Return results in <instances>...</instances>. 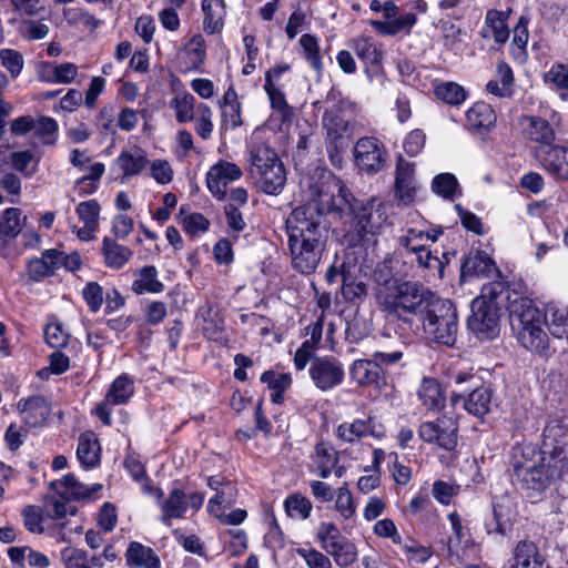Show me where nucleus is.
<instances>
[{
    "mask_svg": "<svg viewBox=\"0 0 568 568\" xmlns=\"http://www.w3.org/2000/svg\"><path fill=\"white\" fill-rule=\"evenodd\" d=\"M316 204L308 203L293 210L286 221L288 247L293 267L302 274L317 268L325 250V229Z\"/></svg>",
    "mask_w": 568,
    "mask_h": 568,
    "instance_id": "obj_1",
    "label": "nucleus"
},
{
    "mask_svg": "<svg viewBox=\"0 0 568 568\" xmlns=\"http://www.w3.org/2000/svg\"><path fill=\"white\" fill-rule=\"evenodd\" d=\"M437 298L428 287L412 281H395L376 292L381 310L408 324L419 322Z\"/></svg>",
    "mask_w": 568,
    "mask_h": 568,
    "instance_id": "obj_2",
    "label": "nucleus"
},
{
    "mask_svg": "<svg viewBox=\"0 0 568 568\" xmlns=\"http://www.w3.org/2000/svg\"><path fill=\"white\" fill-rule=\"evenodd\" d=\"M509 322L525 348L538 354L547 353L549 339L542 328V314L530 298L517 297L509 303Z\"/></svg>",
    "mask_w": 568,
    "mask_h": 568,
    "instance_id": "obj_3",
    "label": "nucleus"
},
{
    "mask_svg": "<svg viewBox=\"0 0 568 568\" xmlns=\"http://www.w3.org/2000/svg\"><path fill=\"white\" fill-rule=\"evenodd\" d=\"M511 466L523 488L532 493L546 490L552 480L564 475L552 471V463H547L531 445L513 449Z\"/></svg>",
    "mask_w": 568,
    "mask_h": 568,
    "instance_id": "obj_4",
    "label": "nucleus"
},
{
    "mask_svg": "<svg viewBox=\"0 0 568 568\" xmlns=\"http://www.w3.org/2000/svg\"><path fill=\"white\" fill-rule=\"evenodd\" d=\"M419 323L429 341L446 346H453L457 341V312L449 300L437 298Z\"/></svg>",
    "mask_w": 568,
    "mask_h": 568,
    "instance_id": "obj_5",
    "label": "nucleus"
},
{
    "mask_svg": "<svg viewBox=\"0 0 568 568\" xmlns=\"http://www.w3.org/2000/svg\"><path fill=\"white\" fill-rule=\"evenodd\" d=\"M552 463V471L566 474L568 471V425L558 419L550 420L542 433L540 449L537 452Z\"/></svg>",
    "mask_w": 568,
    "mask_h": 568,
    "instance_id": "obj_6",
    "label": "nucleus"
},
{
    "mask_svg": "<svg viewBox=\"0 0 568 568\" xmlns=\"http://www.w3.org/2000/svg\"><path fill=\"white\" fill-rule=\"evenodd\" d=\"M419 438L427 444L452 452L458 443V423L454 417L443 415L435 420L424 422L418 428Z\"/></svg>",
    "mask_w": 568,
    "mask_h": 568,
    "instance_id": "obj_7",
    "label": "nucleus"
},
{
    "mask_svg": "<svg viewBox=\"0 0 568 568\" xmlns=\"http://www.w3.org/2000/svg\"><path fill=\"white\" fill-rule=\"evenodd\" d=\"M499 313L496 304L485 296L471 302V315L468 318L469 329L480 339H493L497 336Z\"/></svg>",
    "mask_w": 568,
    "mask_h": 568,
    "instance_id": "obj_8",
    "label": "nucleus"
},
{
    "mask_svg": "<svg viewBox=\"0 0 568 568\" xmlns=\"http://www.w3.org/2000/svg\"><path fill=\"white\" fill-rule=\"evenodd\" d=\"M322 125L325 131L327 152L329 156L334 159L348 146L354 134V126L348 120L334 110L325 111Z\"/></svg>",
    "mask_w": 568,
    "mask_h": 568,
    "instance_id": "obj_9",
    "label": "nucleus"
},
{
    "mask_svg": "<svg viewBox=\"0 0 568 568\" xmlns=\"http://www.w3.org/2000/svg\"><path fill=\"white\" fill-rule=\"evenodd\" d=\"M310 377L322 392L331 390L344 381V367L334 356L315 357L310 366Z\"/></svg>",
    "mask_w": 568,
    "mask_h": 568,
    "instance_id": "obj_10",
    "label": "nucleus"
},
{
    "mask_svg": "<svg viewBox=\"0 0 568 568\" xmlns=\"http://www.w3.org/2000/svg\"><path fill=\"white\" fill-rule=\"evenodd\" d=\"M388 204L377 197L361 202L353 212L356 219L357 232L361 236L375 234L387 222Z\"/></svg>",
    "mask_w": 568,
    "mask_h": 568,
    "instance_id": "obj_11",
    "label": "nucleus"
},
{
    "mask_svg": "<svg viewBox=\"0 0 568 568\" xmlns=\"http://www.w3.org/2000/svg\"><path fill=\"white\" fill-rule=\"evenodd\" d=\"M134 393L133 381L126 375L118 376L111 384L104 399L94 408L95 416L104 425H111V406L125 404Z\"/></svg>",
    "mask_w": 568,
    "mask_h": 568,
    "instance_id": "obj_12",
    "label": "nucleus"
},
{
    "mask_svg": "<svg viewBox=\"0 0 568 568\" xmlns=\"http://www.w3.org/2000/svg\"><path fill=\"white\" fill-rule=\"evenodd\" d=\"M357 166L366 173H377L385 164L386 151L375 138H362L354 146Z\"/></svg>",
    "mask_w": 568,
    "mask_h": 568,
    "instance_id": "obj_13",
    "label": "nucleus"
},
{
    "mask_svg": "<svg viewBox=\"0 0 568 568\" xmlns=\"http://www.w3.org/2000/svg\"><path fill=\"white\" fill-rule=\"evenodd\" d=\"M384 426L374 416H368L366 419L357 418L349 423H342L335 430L336 437L348 444L357 443L367 436L381 438L384 436Z\"/></svg>",
    "mask_w": 568,
    "mask_h": 568,
    "instance_id": "obj_14",
    "label": "nucleus"
},
{
    "mask_svg": "<svg viewBox=\"0 0 568 568\" xmlns=\"http://www.w3.org/2000/svg\"><path fill=\"white\" fill-rule=\"evenodd\" d=\"M542 169L556 181L568 182V144H554L538 152Z\"/></svg>",
    "mask_w": 568,
    "mask_h": 568,
    "instance_id": "obj_15",
    "label": "nucleus"
},
{
    "mask_svg": "<svg viewBox=\"0 0 568 568\" xmlns=\"http://www.w3.org/2000/svg\"><path fill=\"white\" fill-rule=\"evenodd\" d=\"M242 170L235 163L220 161L209 170L206 185L209 191L219 200L226 195V185L242 176Z\"/></svg>",
    "mask_w": 568,
    "mask_h": 568,
    "instance_id": "obj_16",
    "label": "nucleus"
},
{
    "mask_svg": "<svg viewBox=\"0 0 568 568\" xmlns=\"http://www.w3.org/2000/svg\"><path fill=\"white\" fill-rule=\"evenodd\" d=\"M519 126L524 138L544 149L552 146L556 140V131L546 120L537 115H523Z\"/></svg>",
    "mask_w": 568,
    "mask_h": 568,
    "instance_id": "obj_17",
    "label": "nucleus"
},
{
    "mask_svg": "<svg viewBox=\"0 0 568 568\" xmlns=\"http://www.w3.org/2000/svg\"><path fill=\"white\" fill-rule=\"evenodd\" d=\"M276 151L267 143L254 139L248 145V173L250 175L262 172L275 163H280Z\"/></svg>",
    "mask_w": 568,
    "mask_h": 568,
    "instance_id": "obj_18",
    "label": "nucleus"
},
{
    "mask_svg": "<svg viewBox=\"0 0 568 568\" xmlns=\"http://www.w3.org/2000/svg\"><path fill=\"white\" fill-rule=\"evenodd\" d=\"M256 186L265 194L278 195L286 183V171L282 163H275L260 173L251 175Z\"/></svg>",
    "mask_w": 568,
    "mask_h": 568,
    "instance_id": "obj_19",
    "label": "nucleus"
},
{
    "mask_svg": "<svg viewBox=\"0 0 568 568\" xmlns=\"http://www.w3.org/2000/svg\"><path fill=\"white\" fill-rule=\"evenodd\" d=\"M414 165L399 156L396 165L395 194L404 204H409L415 197Z\"/></svg>",
    "mask_w": 568,
    "mask_h": 568,
    "instance_id": "obj_20",
    "label": "nucleus"
},
{
    "mask_svg": "<svg viewBox=\"0 0 568 568\" xmlns=\"http://www.w3.org/2000/svg\"><path fill=\"white\" fill-rule=\"evenodd\" d=\"M511 568H551L532 541L521 540L513 550Z\"/></svg>",
    "mask_w": 568,
    "mask_h": 568,
    "instance_id": "obj_21",
    "label": "nucleus"
},
{
    "mask_svg": "<svg viewBox=\"0 0 568 568\" xmlns=\"http://www.w3.org/2000/svg\"><path fill=\"white\" fill-rule=\"evenodd\" d=\"M351 378L359 386H379L383 382V368L374 359H356L349 368Z\"/></svg>",
    "mask_w": 568,
    "mask_h": 568,
    "instance_id": "obj_22",
    "label": "nucleus"
},
{
    "mask_svg": "<svg viewBox=\"0 0 568 568\" xmlns=\"http://www.w3.org/2000/svg\"><path fill=\"white\" fill-rule=\"evenodd\" d=\"M201 8L203 12V30L207 34L222 32L226 16L224 0H202Z\"/></svg>",
    "mask_w": 568,
    "mask_h": 568,
    "instance_id": "obj_23",
    "label": "nucleus"
},
{
    "mask_svg": "<svg viewBox=\"0 0 568 568\" xmlns=\"http://www.w3.org/2000/svg\"><path fill=\"white\" fill-rule=\"evenodd\" d=\"M18 410L24 415V419L31 425L42 424L50 415V407L41 395L22 398L17 404Z\"/></svg>",
    "mask_w": 568,
    "mask_h": 568,
    "instance_id": "obj_24",
    "label": "nucleus"
},
{
    "mask_svg": "<svg viewBox=\"0 0 568 568\" xmlns=\"http://www.w3.org/2000/svg\"><path fill=\"white\" fill-rule=\"evenodd\" d=\"M126 565L138 568H160L161 561L154 550L138 541L129 544L125 551Z\"/></svg>",
    "mask_w": 568,
    "mask_h": 568,
    "instance_id": "obj_25",
    "label": "nucleus"
},
{
    "mask_svg": "<svg viewBox=\"0 0 568 568\" xmlns=\"http://www.w3.org/2000/svg\"><path fill=\"white\" fill-rule=\"evenodd\" d=\"M26 221L27 216L22 215V211L20 209H6L0 214V245H6L10 240L17 237Z\"/></svg>",
    "mask_w": 568,
    "mask_h": 568,
    "instance_id": "obj_26",
    "label": "nucleus"
},
{
    "mask_svg": "<svg viewBox=\"0 0 568 568\" xmlns=\"http://www.w3.org/2000/svg\"><path fill=\"white\" fill-rule=\"evenodd\" d=\"M423 406L428 410H438L445 406V395L436 378H423L417 392Z\"/></svg>",
    "mask_w": 568,
    "mask_h": 568,
    "instance_id": "obj_27",
    "label": "nucleus"
},
{
    "mask_svg": "<svg viewBox=\"0 0 568 568\" xmlns=\"http://www.w3.org/2000/svg\"><path fill=\"white\" fill-rule=\"evenodd\" d=\"M542 320L548 324L554 336L562 338L568 333V307L566 305L548 303Z\"/></svg>",
    "mask_w": 568,
    "mask_h": 568,
    "instance_id": "obj_28",
    "label": "nucleus"
},
{
    "mask_svg": "<svg viewBox=\"0 0 568 568\" xmlns=\"http://www.w3.org/2000/svg\"><path fill=\"white\" fill-rule=\"evenodd\" d=\"M100 444L93 433H85L79 437L77 456L85 468H93L100 462Z\"/></svg>",
    "mask_w": 568,
    "mask_h": 568,
    "instance_id": "obj_29",
    "label": "nucleus"
},
{
    "mask_svg": "<svg viewBox=\"0 0 568 568\" xmlns=\"http://www.w3.org/2000/svg\"><path fill=\"white\" fill-rule=\"evenodd\" d=\"M197 317L202 320L201 328L205 337L213 341L222 339L224 320L215 307L211 305L201 307Z\"/></svg>",
    "mask_w": 568,
    "mask_h": 568,
    "instance_id": "obj_30",
    "label": "nucleus"
},
{
    "mask_svg": "<svg viewBox=\"0 0 568 568\" xmlns=\"http://www.w3.org/2000/svg\"><path fill=\"white\" fill-rule=\"evenodd\" d=\"M493 267V261L486 252L471 251L462 264V277L488 275Z\"/></svg>",
    "mask_w": 568,
    "mask_h": 568,
    "instance_id": "obj_31",
    "label": "nucleus"
},
{
    "mask_svg": "<svg viewBox=\"0 0 568 568\" xmlns=\"http://www.w3.org/2000/svg\"><path fill=\"white\" fill-rule=\"evenodd\" d=\"M59 258V251L47 250L42 253L39 258L30 260L28 263V272L33 281H41L47 276L53 274L57 270V263Z\"/></svg>",
    "mask_w": 568,
    "mask_h": 568,
    "instance_id": "obj_32",
    "label": "nucleus"
},
{
    "mask_svg": "<svg viewBox=\"0 0 568 568\" xmlns=\"http://www.w3.org/2000/svg\"><path fill=\"white\" fill-rule=\"evenodd\" d=\"M102 254L106 266L121 268L129 262L133 253L128 246L120 245L110 237H104L102 242Z\"/></svg>",
    "mask_w": 568,
    "mask_h": 568,
    "instance_id": "obj_33",
    "label": "nucleus"
},
{
    "mask_svg": "<svg viewBox=\"0 0 568 568\" xmlns=\"http://www.w3.org/2000/svg\"><path fill=\"white\" fill-rule=\"evenodd\" d=\"M52 486H62L65 488L64 491H59L62 498L65 499H84L90 497L93 493L100 490L102 485L94 484L92 487H88L82 483L78 481L74 475L68 474L61 481L52 483Z\"/></svg>",
    "mask_w": 568,
    "mask_h": 568,
    "instance_id": "obj_34",
    "label": "nucleus"
},
{
    "mask_svg": "<svg viewBox=\"0 0 568 568\" xmlns=\"http://www.w3.org/2000/svg\"><path fill=\"white\" fill-rule=\"evenodd\" d=\"M182 58L185 59V70L200 68L206 57L205 41L201 34L193 36L182 49Z\"/></svg>",
    "mask_w": 568,
    "mask_h": 568,
    "instance_id": "obj_35",
    "label": "nucleus"
},
{
    "mask_svg": "<svg viewBox=\"0 0 568 568\" xmlns=\"http://www.w3.org/2000/svg\"><path fill=\"white\" fill-rule=\"evenodd\" d=\"M493 392L488 387H476L465 399V409L477 417L489 413L491 407Z\"/></svg>",
    "mask_w": 568,
    "mask_h": 568,
    "instance_id": "obj_36",
    "label": "nucleus"
},
{
    "mask_svg": "<svg viewBox=\"0 0 568 568\" xmlns=\"http://www.w3.org/2000/svg\"><path fill=\"white\" fill-rule=\"evenodd\" d=\"M163 290L164 285L158 280V271L154 266L142 267L132 283V291L136 294L161 293Z\"/></svg>",
    "mask_w": 568,
    "mask_h": 568,
    "instance_id": "obj_37",
    "label": "nucleus"
},
{
    "mask_svg": "<svg viewBox=\"0 0 568 568\" xmlns=\"http://www.w3.org/2000/svg\"><path fill=\"white\" fill-rule=\"evenodd\" d=\"M185 494L180 489H173L168 499L161 504L162 521L170 525L172 519L181 518L187 509Z\"/></svg>",
    "mask_w": 568,
    "mask_h": 568,
    "instance_id": "obj_38",
    "label": "nucleus"
},
{
    "mask_svg": "<svg viewBox=\"0 0 568 568\" xmlns=\"http://www.w3.org/2000/svg\"><path fill=\"white\" fill-rule=\"evenodd\" d=\"M468 124L474 129H490L496 123V113L485 102L475 103L466 113Z\"/></svg>",
    "mask_w": 568,
    "mask_h": 568,
    "instance_id": "obj_39",
    "label": "nucleus"
},
{
    "mask_svg": "<svg viewBox=\"0 0 568 568\" xmlns=\"http://www.w3.org/2000/svg\"><path fill=\"white\" fill-rule=\"evenodd\" d=\"M115 164L123 172V178L138 175L148 164L144 151L136 149L134 152L123 151L115 160Z\"/></svg>",
    "mask_w": 568,
    "mask_h": 568,
    "instance_id": "obj_40",
    "label": "nucleus"
},
{
    "mask_svg": "<svg viewBox=\"0 0 568 568\" xmlns=\"http://www.w3.org/2000/svg\"><path fill=\"white\" fill-rule=\"evenodd\" d=\"M9 163L24 178H31L38 172L40 156H37L31 150L14 151L9 155Z\"/></svg>",
    "mask_w": 568,
    "mask_h": 568,
    "instance_id": "obj_41",
    "label": "nucleus"
},
{
    "mask_svg": "<svg viewBox=\"0 0 568 568\" xmlns=\"http://www.w3.org/2000/svg\"><path fill=\"white\" fill-rule=\"evenodd\" d=\"M498 79L490 80L486 90L493 95L505 98L511 94L510 87L514 81V75L510 67L505 62H499L497 65Z\"/></svg>",
    "mask_w": 568,
    "mask_h": 568,
    "instance_id": "obj_42",
    "label": "nucleus"
},
{
    "mask_svg": "<svg viewBox=\"0 0 568 568\" xmlns=\"http://www.w3.org/2000/svg\"><path fill=\"white\" fill-rule=\"evenodd\" d=\"M338 456L336 452L324 443L315 446L314 465L322 478H327L337 466Z\"/></svg>",
    "mask_w": 568,
    "mask_h": 568,
    "instance_id": "obj_43",
    "label": "nucleus"
},
{
    "mask_svg": "<svg viewBox=\"0 0 568 568\" xmlns=\"http://www.w3.org/2000/svg\"><path fill=\"white\" fill-rule=\"evenodd\" d=\"M196 106L195 98L189 92L176 94L170 101V108L174 110L179 123L192 121L196 115Z\"/></svg>",
    "mask_w": 568,
    "mask_h": 568,
    "instance_id": "obj_44",
    "label": "nucleus"
},
{
    "mask_svg": "<svg viewBox=\"0 0 568 568\" xmlns=\"http://www.w3.org/2000/svg\"><path fill=\"white\" fill-rule=\"evenodd\" d=\"M264 89L270 98L272 109L278 113L282 122H290L293 118V109L287 104L283 92L267 77Z\"/></svg>",
    "mask_w": 568,
    "mask_h": 568,
    "instance_id": "obj_45",
    "label": "nucleus"
},
{
    "mask_svg": "<svg viewBox=\"0 0 568 568\" xmlns=\"http://www.w3.org/2000/svg\"><path fill=\"white\" fill-rule=\"evenodd\" d=\"M353 50L356 55L367 65L381 62L383 52L372 38L362 37L353 41Z\"/></svg>",
    "mask_w": 568,
    "mask_h": 568,
    "instance_id": "obj_46",
    "label": "nucleus"
},
{
    "mask_svg": "<svg viewBox=\"0 0 568 568\" xmlns=\"http://www.w3.org/2000/svg\"><path fill=\"white\" fill-rule=\"evenodd\" d=\"M416 21L417 18L414 13H405L404 16L395 18L390 21L372 20L371 26H373L375 30L382 34L394 36L404 30H410Z\"/></svg>",
    "mask_w": 568,
    "mask_h": 568,
    "instance_id": "obj_47",
    "label": "nucleus"
},
{
    "mask_svg": "<svg viewBox=\"0 0 568 568\" xmlns=\"http://www.w3.org/2000/svg\"><path fill=\"white\" fill-rule=\"evenodd\" d=\"M339 567H348L357 559V549L348 538L341 540L325 550Z\"/></svg>",
    "mask_w": 568,
    "mask_h": 568,
    "instance_id": "obj_48",
    "label": "nucleus"
},
{
    "mask_svg": "<svg viewBox=\"0 0 568 568\" xmlns=\"http://www.w3.org/2000/svg\"><path fill=\"white\" fill-rule=\"evenodd\" d=\"M506 20L507 16L498 10H489L485 17V23L490 30L494 40L500 44L509 39V29Z\"/></svg>",
    "mask_w": 568,
    "mask_h": 568,
    "instance_id": "obj_49",
    "label": "nucleus"
},
{
    "mask_svg": "<svg viewBox=\"0 0 568 568\" xmlns=\"http://www.w3.org/2000/svg\"><path fill=\"white\" fill-rule=\"evenodd\" d=\"M58 123L50 116H39L34 120L33 132L43 145H54L58 140Z\"/></svg>",
    "mask_w": 568,
    "mask_h": 568,
    "instance_id": "obj_50",
    "label": "nucleus"
},
{
    "mask_svg": "<svg viewBox=\"0 0 568 568\" xmlns=\"http://www.w3.org/2000/svg\"><path fill=\"white\" fill-rule=\"evenodd\" d=\"M178 217L182 223L184 231L191 235L205 232L210 226V221L203 214L189 212L184 206L180 207Z\"/></svg>",
    "mask_w": 568,
    "mask_h": 568,
    "instance_id": "obj_51",
    "label": "nucleus"
},
{
    "mask_svg": "<svg viewBox=\"0 0 568 568\" xmlns=\"http://www.w3.org/2000/svg\"><path fill=\"white\" fill-rule=\"evenodd\" d=\"M212 109L204 103L196 106V115L194 116V130L203 140H209L213 133Z\"/></svg>",
    "mask_w": 568,
    "mask_h": 568,
    "instance_id": "obj_52",
    "label": "nucleus"
},
{
    "mask_svg": "<svg viewBox=\"0 0 568 568\" xmlns=\"http://www.w3.org/2000/svg\"><path fill=\"white\" fill-rule=\"evenodd\" d=\"M436 97L450 105H458L466 99V91L456 82H445L436 87Z\"/></svg>",
    "mask_w": 568,
    "mask_h": 568,
    "instance_id": "obj_53",
    "label": "nucleus"
},
{
    "mask_svg": "<svg viewBox=\"0 0 568 568\" xmlns=\"http://www.w3.org/2000/svg\"><path fill=\"white\" fill-rule=\"evenodd\" d=\"M300 44L311 67L315 71L321 72L323 63L320 54L317 39L314 36L306 33L301 37Z\"/></svg>",
    "mask_w": 568,
    "mask_h": 568,
    "instance_id": "obj_54",
    "label": "nucleus"
},
{
    "mask_svg": "<svg viewBox=\"0 0 568 568\" xmlns=\"http://www.w3.org/2000/svg\"><path fill=\"white\" fill-rule=\"evenodd\" d=\"M235 487L227 481L207 503V510L211 514H217L222 506H231L235 501Z\"/></svg>",
    "mask_w": 568,
    "mask_h": 568,
    "instance_id": "obj_55",
    "label": "nucleus"
},
{
    "mask_svg": "<svg viewBox=\"0 0 568 568\" xmlns=\"http://www.w3.org/2000/svg\"><path fill=\"white\" fill-rule=\"evenodd\" d=\"M335 509L344 519L352 518L356 513V504L346 484L336 490Z\"/></svg>",
    "mask_w": 568,
    "mask_h": 568,
    "instance_id": "obj_56",
    "label": "nucleus"
},
{
    "mask_svg": "<svg viewBox=\"0 0 568 568\" xmlns=\"http://www.w3.org/2000/svg\"><path fill=\"white\" fill-rule=\"evenodd\" d=\"M284 506L288 516L301 519H306L312 510V503L301 495L287 497Z\"/></svg>",
    "mask_w": 568,
    "mask_h": 568,
    "instance_id": "obj_57",
    "label": "nucleus"
},
{
    "mask_svg": "<svg viewBox=\"0 0 568 568\" xmlns=\"http://www.w3.org/2000/svg\"><path fill=\"white\" fill-rule=\"evenodd\" d=\"M458 183L456 178L450 173H440L436 175L432 183V190L443 196V197H453Z\"/></svg>",
    "mask_w": 568,
    "mask_h": 568,
    "instance_id": "obj_58",
    "label": "nucleus"
},
{
    "mask_svg": "<svg viewBox=\"0 0 568 568\" xmlns=\"http://www.w3.org/2000/svg\"><path fill=\"white\" fill-rule=\"evenodd\" d=\"M1 64L10 73L12 78H17L23 68L22 54L13 49H1L0 50Z\"/></svg>",
    "mask_w": 568,
    "mask_h": 568,
    "instance_id": "obj_59",
    "label": "nucleus"
},
{
    "mask_svg": "<svg viewBox=\"0 0 568 568\" xmlns=\"http://www.w3.org/2000/svg\"><path fill=\"white\" fill-rule=\"evenodd\" d=\"M61 560L64 568H92L88 566V554L85 550L65 547L61 550Z\"/></svg>",
    "mask_w": 568,
    "mask_h": 568,
    "instance_id": "obj_60",
    "label": "nucleus"
},
{
    "mask_svg": "<svg viewBox=\"0 0 568 568\" xmlns=\"http://www.w3.org/2000/svg\"><path fill=\"white\" fill-rule=\"evenodd\" d=\"M345 538L333 523H322L317 529V539L324 550Z\"/></svg>",
    "mask_w": 568,
    "mask_h": 568,
    "instance_id": "obj_61",
    "label": "nucleus"
},
{
    "mask_svg": "<svg viewBox=\"0 0 568 568\" xmlns=\"http://www.w3.org/2000/svg\"><path fill=\"white\" fill-rule=\"evenodd\" d=\"M342 295L347 302L356 303L367 295V285L363 281L343 280Z\"/></svg>",
    "mask_w": 568,
    "mask_h": 568,
    "instance_id": "obj_62",
    "label": "nucleus"
},
{
    "mask_svg": "<svg viewBox=\"0 0 568 568\" xmlns=\"http://www.w3.org/2000/svg\"><path fill=\"white\" fill-rule=\"evenodd\" d=\"M100 205L97 200H89L78 204L77 214L79 219L89 225H99Z\"/></svg>",
    "mask_w": 568,
    "mask_h": 568,
    "instance_id": "obj_63",
    "label": "nucleus"
},
{
    "mask_svg": "<svg viewBox=\"0 0 568 568\" xmlns=\"http://www.w3.org/2000/svg\"><path fill=\"white\" fill-rule=\"evenodd\" d=\"M82 295L91 312L97 313L101 308L104 301L103 288L97 282L87 283Z\"/></svg>",
    "mask_w": 568,
    "mask_h": 568,
    "instance_id": "obj_64",
    "label": "nucleus"
}]
</instances>
